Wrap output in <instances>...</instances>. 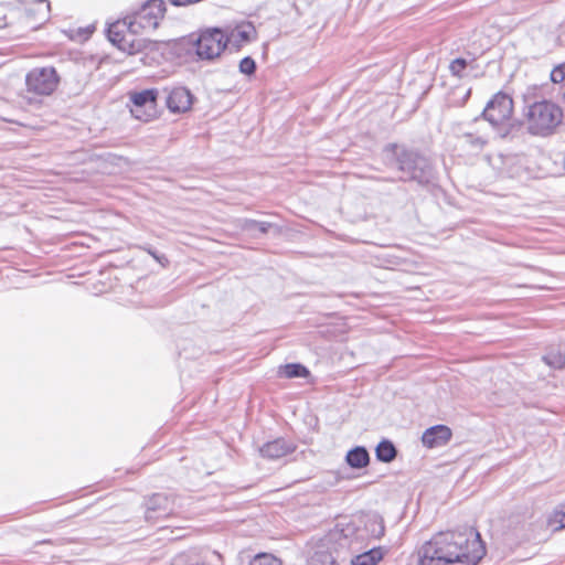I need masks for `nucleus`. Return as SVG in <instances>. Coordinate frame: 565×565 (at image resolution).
<instances>
[{
	"instance_id": "f03ea898",
	"label": "nucleus",
	"mask_w": 565,
	"mask_h": 565,
	"mask_svg": "<svg viewBox=\"0 0 565 565\" xmlns=\"http://www.w3.org/2000/svg\"><path fill=\"white\" fill-rule=\"evenodd\" d=\"M386 153V164L394 162L398 171L403 173L401 181H416L419 184H428L434 180V169L429 160L420 153L399 148L395 143H390L384 148Z\"/></svg>"
},
{
	"instance_id": "6e6552de",
	"label": "nucleus",
	"mask_w": 565,
	"mask_h": 565,
	"mask_svg": "<svg viewBox=\"0 0 565 565\" xmlns=\"http://www.w3.org/2000/svg\"><path fill=\"white\" fill-rule=\"evenodd\" d=\"M177 505L174 498L166 493H156L146 501L145 518L148 522H156L175 513Z\"/></svg>"
},
{
	"instance_id": "2eb2a0df",
	"label": "nucleus",
	"mask_w": 565,
	"mask_h": 565,
	"mask_svg": "<svg viewBox=\"0 0 565 565\" xmlns=\"http://www.w3.org/2000/svg\"><path fill=\"white\" fill-rule=\"evenodd\" d=\"M345 461L353 469L365 468L370 463L369 451L363 446H356L348 451Z\"/></svg>"
},
{
	"instance_id": "f257e3e1",
	"label": "nucleus",
	"mask_w": 565,
	"mask_h": 565,
	"mask_svg": "<svg viewBox=\"0 0 565 565\" xmlns=\"http://www.w3.org/2000/svg\"><path fill=\"white\" fill-rule=\"evenodd\" d=\"M486 555L480 534L473 529L435 534L418 551V565H477Z\"/></svg>"
},
{
	"instance_id": "dca6fc26",
	"label": "nucleus",
	"mask_w": 565,
	"mask_h": 565,
	"mask_svg": "<svg viewBox=\"0 0 565 565\" xmlns=\"http://www.w3.org/2000/svg\"><path fill=\"white\" fill-rule=\"evenodd\" d=\"M384 556L382 547H373L362 554L354 556L352 565H376Z\"/></svg>"
},
{
	"instance_id": "5701e85b",
	"label": "nucleus",
	"mask_w": 565,
	"mask_h": 565,
	"mask_svg": "<svg viewBox=\"0 0 565 565\" xmlns=\"http://www.w3.org/2000/svg\"><path fill=\"white\" fill-rule=\"evenodd\" d=\"M249 565H282L280 559L271 554L260 553L256 555L249 563Z\"/></svg>"
},
{
	"instance_id": "4be33fe9",
	"label": "nucleus",
	"mask_w": 565,
	"mask_h": 565,
	"mask_svg": "<svg viewBox=\"0 0 565 565\" xmlns=\"http://www.w3.org/2000/svg\"><path fill=\"white\" fill-rule=\"evenodd\" d=\"M271 227L270 223L259 222L255 220H244L242 224V228L247 232H259L260 234H266L268 230Z\"/></svg>"
},
{
	"instance_id": "0eeeda50",
	"label": "nucleus",
	"mask_w": 565,
	"mask_h": 565,
	"mask_svg": "<svg viewBox=\"0 0 565 565\" xmlns=\"http://www.w3.org/2000/svg\"><path fill=\"white\" fill-rule=\"evenodd\" d=\"M513 114L512 98L502 92L497 93L490 99L482 111V116L492 126H500L510 120Z\"/></svg>"
},
{
	"instance_id": "cd10ccee",
	"label": "nucleus",
	"mask_w": 565,
	"mask_h": 565,
	"mask_svg": "<svg viewBox=\"0 0 565 565\" xmlns=\"http://www.w3.org/2000/svg\"><path fill=\"white\" fill-rule=\"evenodd\" d=\"M467 65L468 63L465 58H456L449 65L450 73L454 76L463 77L465 75L462 72L467 67Z\"/></svg>"
},
{
	"instance_id": "a211bd4d",
	"label": "nucleus",
	"mask_w": 565,
	"mask_h": 565,
	"mask_svg": "<svg viewBox=\"0 0 565 565\" xmlns=\"http://www.w3.org/2000/svg\"><path fill=\"white\" fill-rule=\"evenodd\" d=\"M459 140L462 145L470 147L475 151L481 150L487 143V140L482 136H477L471 132L462 134L459 136Z\"/></svg>"
},
{
	"instance_id": "aec40b11",
	"label": "nucleus",
	"mask_w": 565,
	"mask_h": 565,
	"mask_svg": "<svg viewBox=\"0 0 565 565\" xmlns=\"http://www.w3.org/2000/svg\"><path fill=\"white\" fill-rule=\"evenodd\" d=\"M543 361L553 369L565 367V353L552 350L543 356Z\"/></svg>"
},
{
	"instance_id": "9d476101",
	"label": "nucleus",
	"mask_w": 565,
	"mask_h": 565,
	"mask_svg": "<svg viewBox=\"0 0 565 565\" xmlns=\"http://www.w3.org/2000/svg\"><path fill=\"white\" fill-rule=\"evenodd\" d=\"M359 536L361 539H381L385 533L384 519L377 512L362 513L356 519Z\"/></svg>"
},
{
	"instance_id": "f3484780",
	"label": "nucleus",
	"mask_w": 565,
	"mask_h": 565,
	"mask_svg": "<svg viewBox=\"0 0 565 565\" xmlns=\"http://www.w3.org/2000/svg\"><path fill=\"white\" fill-rule=\"evenodd\" d=\"M376 459L381 462H392L397 456V449L388 439H383L375 448Z\"/></svg>"
},
{
	"instance_id": "a878e982",
	"label": "nucleus",
	"mask_w": 565,
	"mask_h": 565,
	"mask_svg": "<svg viewBox=\"0 0 565 565\" xmlns=\"http://www.w3.org/2000/svg\"><path fill=\"white\" fill-rule=\"evenodd\" d=\"M311 565H338L330 553H316L312 557Z\"/></svg>"
},
{
	"instance_id": "7ed1b4c3",
	"label": "nucleus",
	"mask_w": 565,
	"mask_h": 565,
	"mask_svg": "<svg viewBox=\"0 0 565 565\" xmlns=\"http://www.w3.org/2000/svg\"><path fill=\"white\" fill-rule=\"evenodd\" d=\"M530 134L548 136L562 122V108L551 100L534 102L524 113Z\"/></svg>"
},
{
	"instance_id": "b1692460",
	"label": "nucleus",
	"mask_w": 565,
	"mask_h": 565,
	"mask_svg": "<svg viewBox=\"0 0 565 565\" xmlns=\"http://www.w3.org/2000/svg\"><path fill=\"white\" fill-rule=\"evenodd\" d=\"M124 28L127 29V25L124 24V19L121 21H117L116 23L109 26L108 36L113 43L121 42L124 40V38L120 36V33L124 30Z\"/></svg>"
},
{
	"instance_id": "39448f33",
	"label": "nucleus",
	"mask_w": 565,
	"mask_h": 565,
	"mask_svg": "<svg viewBox=\"0 0 565 565\" xmlns=\"http://www.w3.org/2000/svg\"><path fill=\"white\" fill-rule=\"evenodd\" d=\"M58 83L60 76L54 67H35L25 76L26 93L21 95V99L26 105H36L40 99L30 97L29 94L38 97L49 96L56 89Z\"/></svg>"
},
{
	"instance_id": "f8f14e48",
	"label": "nucleus",
	"mask_w": 565,
	"mask_h": 565,
	"mask_svg": "<svg viewBox=\"0 0 565 565\" xmlns=\"http://www.w3.org/2000/svg\"><path fill=\"white\" fill-rule=\"evenodd\" d=\"M295 448L296 446L292 443L287 441L284 438H277L273 441L264 444L259 448V452L264 458L276 460L287 456L288 454H291Z\"/></svg>"
},
{
	"instance_id": "6ab92c4d",
	"label": "nucleus",
	"mask_w": 565,
	"mask_h": 565,
	"mask_svg": "<svg viewBox=\"0 0 565 565\" xmlns=\"http://www.w3.org/2000/svg\"><path fill=\"white\" fill-rule=\"evenodd\" d=\"M548 524L553 526L555 531L565 527V501L557 505L553 514L548 518Z\"/></svg>"
},
{
	"instance_id": "20e7f679",
	"label": "nucleus",
	"mask_w": 565,
	"mask_h": 565,
	"mask_svg": "<svg viewBox=\"0 0 565 565\" xmlns=\"http://www.w3.org/2000/svg\"><path fill=\"white\" fill-rule=\"evenodd\" d=\"M166 13L163 0H147L137 10L131 11L124 18V24L132 34H140L154 31Z\"/></svg>"
},
{
	"instance_id": "4468645a",
	"label": "nucleus",
	"mask_w": 565,
	"mask_h": 565,
	"mask_svg": "<svg viewBox=\"0 0 565 565\" xmlns=\"http://www.w3.org/2000/svg\"><path fill=\"white\" fill-rule=\"evenodd\" d=\"M192 96L190 92L184 87H177L172 89L167 98L166 103L168 108L173 113H182L188 110L192 104Z\"/></svg>"
},
{
	"instance_id": "c756f323",
	"label": "nucleus",
	"mask_w": 565,
	"mask_h": 565,
	"mask_svg": "<svg viewBox=\"0 0 565 565\" xmlns=\"http://www.w3.org/2000/svg\"><path fill=\"white\" fill-rule=\"evenodd\" d=\"M150 254L152 255V257H154L156 259H159L154 253L150 252Z\"/></svg>"
},
{
	"instance_id": "bb28decb",
	"label": "nucleus",
	"mask_w": 565,
	"mask_h": 565,
	"mask_svg": "<svg viewBox=\"0 0 565 565\" xmlns=\"http://www.w3.org/2000/svg\"><path fill=\"white\" fill-rule=\"evenodd\" d=\"M171 565H211V564L202 558L188 559L185 555L181 554L173 558Z\"/></svg>"
},
{
	"instance_id": "7c9ffc66",
	"label": "nucleus",
	"mask_w": 565,
	"mask_h": 565,
	"mask_svg": "<svg viewBox=\"0 0 565 565\" xmlns=\"http://www.w3.org/2000/svg\"><path fill=\"white\" fill-rule=\"evenodd\" d=\"M563 99L565 100V92L563 93Z\"/></svg>"
},
{
	"instance_id": "393cba45",
	"label": "nucleus",
	"mask_w": 565,
	"mask_h": 565,
	"mask_svg": "<svg viewBox=\"0 0 565 565\" xmlns=\"http://www.w3.org/2000/svg\"><path fill=\"white\" fill-rule=\"evenodd\" d=\"M238 68L242 74L250 76L256 72V62L250 56H246L241 60Z\"/></svg>"
},
{
	"instance_id": "423d86ee",
	"label": "nucleus",
	"mask_w": 565,
	"mask_h": 565,
	"mask_svg": "<svg viewBox=\"0 0 565 565\" xmlns=\"http://www.w3.org/2000/svg\"><path fill=\"white\" fill-rule=\"evenodd\" d=\"M191 44L200 60L213 61L220 57L226 49L224 30L220 28L206 29L194 40H191Z\"/></svg>"
},
{
	"instance_id": "c85d7f7f",
	"label": "nucleus",
	"mask_w": 565,
	"mask_h": 565,
	"mask_svg": "<svg viewBox=\"0 0 565 565\" xmlns=\"http://www.w3.org/2000/svg\"><path fill=\"white\" fill-rule=\"evenodd\" d=\"M551 81L555 84L565 81V63L555 66L551 72Z\"/></svg>"
},
{
	"instance_id": "9b49d317",
	"label": "nucleus",
	"mask_w": 565,
	"mask_h": 565,
	"mask_svg": "<svg viewBox=\"0 0 565 565\" xmlns=\"http://www.w3.org/2000/svg\"><path fill=\"white\" fill-rule=\"evenodd\" d=\"M225 33V46L239 51L241 47L249 43L255 35L256 31L252 23L243 22L235 28H228L224 30Z\"/></svg>"
},
{
	"instance_id": "1a4fd4ad",
	"label": "nucleus",
	"mask_w": 565,
	"mask_h": 565,
	"mask_svg": "<svg viewBox=\"0 0 565 565\" xmlns=\"http://www.w3.org/2000/svg\"><path fill=\"white\" fill-rule=\"evenodd\" d=\"M157 97L158 90L153 88L131 94L132 106L130 111L132 116L143 121L149 120L154 110Z\"/></svg>"
},
{
	"instance_id": "412c9836",
	"label": "nucleus",
	"mask_w": 565,
	"mask_h": 565,
	"mask_svg": "<svg viewBox=\"0 0 565 565\" xmlns=\"http://www.w3.org/2000/svg\"><path fill=\"white\" fill-rule=\"evenodd\" d=\"M308 370L299 363L286 364L281 367V374L288 379L292 377H305L308 375Z\"/></svg>"
},
{
	"instance_id": "ddd939ff",
	"label": "nucleus",
	"mask_w": 565,
	"mask_h": 565,
	"mask_svg": "<svg viewBox=\"0 0 565 565\" xmlns=\"http://www.w3.org/2000/svg\"><path fill=\"white\" fill-rule=\"evenodd\" d=\"M451 438V430L445 425H436L426 429L422 436V443L428 448L445 445Z\"/></svg>"
}]
</instances>
